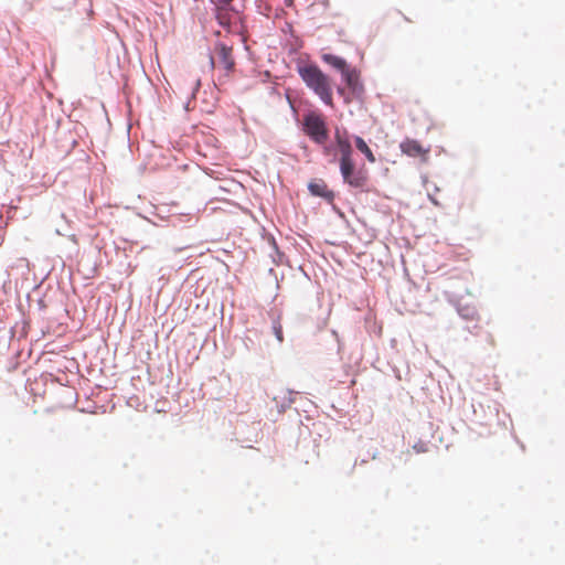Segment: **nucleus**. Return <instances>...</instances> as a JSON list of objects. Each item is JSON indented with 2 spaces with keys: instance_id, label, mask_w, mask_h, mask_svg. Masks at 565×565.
Returning a JSON list of instances; mask_svg holds the SVG:
<instances>
[{
  "instance_id": "f257e3e1",
  "label": "nucleus",
  "mask_w": 565,
  "mask_h": 565,
  "mask_svg": "<svg viewBox=\"0 0 565 565\" xmlns=\"http://www.w3.org/2000/svg\"><path fill=\"white\" fill-rule=\"evenodd\" d=\"M299 75L306 85L311 88L324 104H332V93L328 77L317 65L310 64L299 67Z\"/></svg>"
},
{
  "instance_id": "f03ea898",
  "label": "nucleus",
  "mask_w": 565,
  "mask_h": 565,
  "mask_svg": "<svg viewBox=\"0 0 565 565\" xmlns=\"http://www.w3.org/2000/svg\"><path fill=\"white\" fill-rule=\"evenodd\" d=\"M302 130L317 145H324L329 138V130L323 116L316 111H308L302 118Z\"/></svg>"
},
{
  "instance_id": "7ed1b4c3",
  "label": "nucleus",
  "mask_w": 565,
  "mask_h": 565,
  "mask_svg": "<svg viewBox=\"0 0 565 565\" xmlns=\"http://www.w3.org/2000/svg\"><path fill=\"white\" fill-rule=\"evenodd\" d=\"M343 182L361 192L366 191L369 175L364 168L356 169L354 161L349 163L347 170L340 168Z\"/></svg>"
},
{
  "instance_id": "20e7f679",
  "label": "nucleus",
  "mask_w": 565,
  "mask_h": 565,
  "mask_svg": "<svg viewBox=\"0 0 565 565\" xmlns=\"http://www.w3.org/2000/svg\"><path fill=\"white\" fill-rule=\"evenodd\" d=\"M335 141H337V146L340 151V154H341L340 161H339L340 168H343L344 170H347L349 167V163L353 161V159H352L353 149H352L351 142L348 139L342 138L340 136L339 130H337V132H335Z\"/></svg>"
},
{
  "instance_id": "39448f33",
  "label": "nucleus",
  "mask_w": 565,
  "mask_h": 565,
  "mask_svg": "<svg viewBox=\"0 0 565 565\" xmlns=\"http://www.w3.org/2000/svg\"><path fill=\"white\" fill-rule=\"evenodd\" d=\"M343 82L347 84V86L351 89V92L354 95H360L363 93V85L360 82L359 78V72L355 68H351L348 66L342 73H341Z\"/></svg>"
},
{
  "instance_id": "423d86ee",
  "label": "nucleus",
  "mask_w": 565,
  "mask_h": 565,
  "mask_svg": "<svg viewBox=\"0 0 565 565\" xmlns=\"http://www.w3.org/2000/svg\"><path fill=\"white\" fill-rule=\"evenodd\" d=\"M215 54L218 62L223 65V67L230 72L234 68V60L232 57V47L227 46L222 42H217L215 44Z\"/></svg>"
},
{
  "instance_id": "0eeeda50",
  "label": "nucleus",
  "mask_w": 565,
  "mask_h": 565,
  "mask_svg": "<svg viewBox=\"0 0 565 565\" xmlns=\"http://www.w3.org/2000/svg\"><path fill=\"white\" fill-rule=\"evenodd\" d=\"M308 190L312 195L323 198L329 203H331L334 199L333 191L328 189L323 180L310 182L308 185Z\"/></svg>"
},
{
  "instance_id": "6e6552de",
  "label": "nucleus",
  "mask_w": 565,
  "mask_h": 565,
  "mask_svg": "<svg viewBox=\"0 0 565 565\" xmlns=\"http://www.w3.org/2000/svg\"><path fill=\"white\" fill-rule=\"evenodd\" d=\"M297 395L298 393L291 390H285L281 392V394L275 395L273 399L276 403L278 412H286V409L289 408L295 403Z\"/></svg>"
},
{
  "instance_id": "1a4fd4ad",
  "label": "nucleus",
  "mask_w": 565,
  "mask_h": 565,
  "mask_svg": "<svg viewBox=\"0 0 565 565\" xmlns=\"http://www.w3.org/2000/svg\"><path fill=\"white\" fill-rule=\"evenodd\" d=\"M456 309L458 315L467 321H473L478 316L477 309L470 305L457 303Z\"/></svg>"
},
{
  "instance_id": "9d476101",
  "label": "nucleus",
  "mask_w": 565,
  "mask_h": 565,
  "mask_svg": "<svg viewBox=\"0 0 565 565\" xmlns=\"http://www.w3.org/2000/svg\"><path fill=\"white\" fill-rule=\"evenodd\" d=\"M402 151L411 157H417L423 153L422 146L415 140H406L401 143Z\"/></svg>"
},
{
  "instance_id": "9b49d317",
  "label": "nucleus",
  "mask_w": 565,
  "mask_h": 565,
  "mask_svg": "<svg viewBox=\"0 0 565 565\" xmlns=\"http://www.w3.org/2000/svg\"><path fill=\"white\" fill-rule=\"evenodd\" d=\"M322 58L326 63L337 68L340 73H342L349 66L344 58L333 54H324Z\"/></svg>"
},
{
  "instance_id": "f8f14e48",
  "label": "nucleus",
  "mask_w": 565,
  "mask_h": 565,
  "mask_svg": "<svg viewBox=\"0 0 565 565\" xmlns=\"http://www.w3.org/2000/svg\"><path fill=\"white\" fill-rule=\"evenodd\" d=\"M354 142H355V147L359 151H361L365 157L366 159L370 161V162H375V157L372 152V150L370 149V147L366 145V142L364 141L363 138L359 137V136H355L354 137Z\"/></svg>"
},
{
  "instance_id": "ddd939ff",
  "label": "nucleus",
  "mask_w": 565,
  "mask_h": 565,
  "mask_svg": "<svg viewBox=\"0 0 565 565\" xmlns=\"http://www.w3.org/2000/svg\"><path fill=\"white\" fill-rule=\"evenodd\" d=\"M73 4H77L82 7V9L86 12L88 17L93 14V3L92 0H68L67 4L57 7L58 10H64Z\"/></svg>"
},
{
  "instance_id": "4468645a",
  "label": "nucleus",
  "mask_w": 565,
  "mask_h": 565,
  "mask_svg": "<svg viewBox=\"0 0 565 565\" xmlns=\"http://www.w3.org/2000/svg\"><path fill=\"white\" fill-rule=\"evenodd\" d=\"M271 331L277 341L281 344L284 342V332L279 315H271Z\"/></svg>"
},
{
  "instance_id": "2eb2a0df",
  "label": "nucleus",
  "mask_w": 565,
  "mask_h": 565,
  "mask_svg": "<svg viewBox=\"0 0 565 565\" xmlns=\"http://www.w3.org/2000/svg\"><path fill=\"white\" fill-rule=\"evenodd\" d=\"M200 86H201V81L196 79L195 83H194L193 90H192V98H195V94L199 90Z\"/></svg>"
},
{
  "instance_id": "dca6fc26",
  "label": "nucleus",
  "mask_w": 565,
  "mask_h": 565,
  "mask_svg": "<svg viewBox=\"0 0 565 565\" xmlns=\"http://www.w3.org/2000/svg\"><path fill=\"white\" fill-rule=\"evenodd\" d=\"M213 3L228 6L233 0H211Z\"/></svg>"
},
{
  "instance_id": "f3484780",
  "label": "nucleus",
  "mask_w": 565,
  "mask_h": 565,
  "mask_svg": "<svg viewBox=\"0 0 565 565\" xmlns=\"http://www.w3.org/2000/svg\"><path fill=\"white\" fill-rule=\"evenodd\" d=\"M218 22L221 25L225 26L227 22L225 21V18L223 15H217Z\"/></svg>"
},
{
  "instance_id": "a211bd4d",
  "label": "nucleus",
  "mask_w": 565,
  "mask_h": 565,
  "mask_svg": "<svg viewBox=\"0 0 565 565\" xmlns=\"http://www.w3.org/2000/svg\"><path fill=\"white\" fill-rule=\"evenodd\" d=\"M414 448H415V450H416L417 452H423V451H425V448H424V446H423V445H422V446H417V445H416V446H414Z\"/></svg>"
},
{
  "instance_id": "6ab92c4d",
  "label": "nucleus",
  "mask_w": 565,
  "mask_h": 565,
  "mask_svg": "<svg viewBox=\"0 0 565 565\" xmlns=\"http://www.w3.org/2000/svg\"><path fill=\"white\" fill-rule=\"evenodd\" d=\"M271 245L275 248V250L278 252V247H277L276 241L274 238L271 239Z\"/></svg>"
},
{
  "instance_id": "aec40b11",
  "label": "nucleus",
  "mask_w": 565,
  "mask_h": 565,
  "mask_svg": "<svg viewBox=\"0 0 565 565\" xmlns=\"http://www.w3.org/2000/svg\"><path fill=\"white\" fill-rule=\"evenodd\" d=\"M338 93H339V94H341V95H343V94H344V88L339 87V88H338Z\"/></svg>"
},
{
  "instance_id": "412c9836",
  "label": "nucleus",
  "mask_w": 565,
  "mask_h": 565,
  "mask_svg": "<svg viewBox=\"0 0 565 565\" xmlns=\"http://www.w3.org/2000/svg\"><path fill=\"white\" fill-rule=\"evenodd\" d=\"M210 62H211V65L214 66L215 60L213 56H210Z\"/></svg>"
}]
</instances>
